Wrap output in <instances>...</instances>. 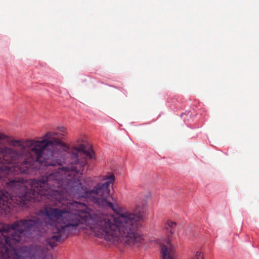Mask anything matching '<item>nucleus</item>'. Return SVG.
<instances>
[{
    "instance_id": "nucleus-1",
    "label": "nucleus",
    "mask_w": 259,
    "mask_h": 259,
    "mask_svg": "<svg viewBox=\"0 0 259 259\" xmlns=\"http://www.w3.org/2000/svg\"><path fill=\"white\" fill-rule=\"evenodd\" d=\"M97 195L93 200L84 197H75L65 189L59 191L60 199H48L58 207L46 206L35 216L21 219L0 228V259H49L52 254L48 249L37 244L16 249L17 243L28 241L38 235L44 227L50 228L55 235L49 239L52 247L56 242L69 235L78 234L81 230H90L96 236L111 243L119 242L125 246L139 247L146 240L138 232L144 217L140 212L120 211V208L110 194Z\"/></svg>"
},
{
    "instance_id": "nucleus-3",
    "label": "nucleus",
    "mask_w": 259,
    "mask_h": 259,
    "mask_svg": "<svg viewBox=\"0 0 259 259\" xmlns=\"http://www.w3.org/2000/svg\"><path fill=\"white\" fill-rule=\"evenodd\" d=\"M158 243L161 245L160 251L163 259H177L174 255V247L170 243L169 239L164 238L162 242L160 241ZM192 259H203L201 252L197 251Z\"/></svg>"
},
{
    "instance_id": "nucleus-4",
    "label": "nucleus",
    "mask_w": 259,
    "mask_h": 259,
    "mask_svg": "<svg viewBox=\"0 0 259 259\" xmlns=\"http://www.w3.org/2000/svg\"><path fill=\"white\" fill-rule=\"evenodd\" d=\"M177 224L170 220H168L165 223L164 229L166 230L168 233H172V231L176 228Z\"/></svg>"
},
{
    "instance_id": "nucleus-5",
    "label": "nucleus",
    "mask_w": 259,
    "mask_h": 259,
    "mask_svg": "<svg viewBox=\"0 0 259 259\" xmlns=\"http://www.w3.org/2000/svg\"><path fill=\"white\" fill-rule=\"evenodd\" d=\"M58 130L59 131L62 133H65L66 131V128L64 126L59 127Z\"/></svg>"
},
{
    "instance_id": "nucleus-2",
    "label": "nucleus",
    "mask_w": 259,
    "mask_h": 259,
    "mask_svg": "<svg viewBox=\"0 0 259 259\" xmlns=\"http://www.w3.org/2000/svg\"><path fill=\"white\" fill-rule=\"evenodd\" d=\"M49 132L41 140H12L0 146V215L44 196L60 199L65 189L80 197V144L70 148ZM4 135L0 133V140Z\"/></svg>"
}]
</instances>
